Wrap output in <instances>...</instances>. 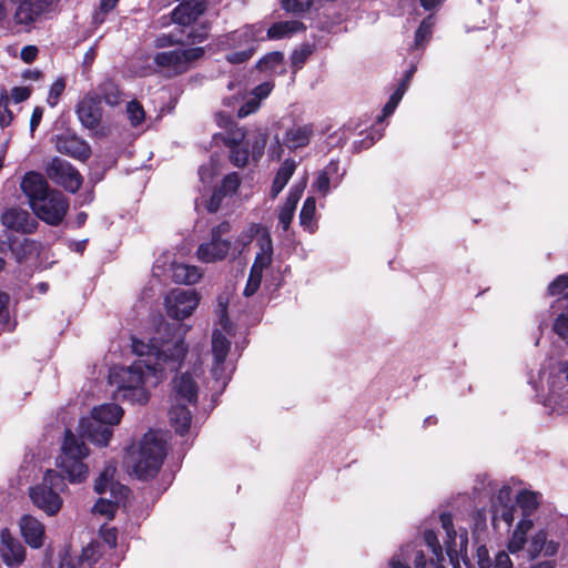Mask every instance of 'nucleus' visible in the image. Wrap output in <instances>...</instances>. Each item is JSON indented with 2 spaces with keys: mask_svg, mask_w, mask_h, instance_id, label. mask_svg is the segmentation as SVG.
Listing matches in <instances>:
<instances>
[{
  "mask_svg": "<svg viewBox=\"0 0 568 568\" xmlns=\"http://www.w3.org/2000/svg\"><path fill=\"white\" fill-rule=\"evenodd\" d=\"M89 455L85 444L67 429L61 453L57 459V466L61 474L49 469L42 481L29 488V497L33 505L48 516H54L62 507L63 500L59 493L67 487L64 477L72 484L85 480L89 468L83 459Z\"/></svg>",
  "mask_w": 568,
  "mask_h": 568,
  "instance_id": "obj_1",
  "label": "nucleus"
},
{
  "mask_svg": "<svg viewBox=\"0 0 568 568\" xmlns=\"http://www.w3.org/2000/svg\"><path fill=\"white\" fill-rule=\"evenodd\" d=\"M165 373L150 359H138L130 366L112 368L109 383L115 387L116 398L143 405L150 398L149 389L155 387Z\"/></svg>",
  "mask_w": 568,
  "mask_h": 568,
  "instance_id": "obj_2",
  "label": "nucleus"
},
{
  "mask_svg": "<svg viewBox=\"0 0 568 568\" xmlns=\"http://www.w3.org/2000/svg\"><path fill=\"white\" fill-rule=\"evenodd\" d=\"M166 455L165 443L155 432H148L126 450L125 464L139 479L153 478L160 470Z\"/></svg>",
  "mask_w": 568,
  "mask_h": 568,
  "instance_id": "obj_3",
  "label": "nucleus"
},
{
  "mask_svg": "<svg viewBox=\"0 0 568 568\" xmlns=\"http://www.w3.org/2000/svg\"><path fill=\"white\" fill-rule=\"evenodd\" d=\"M132 352L140 359H150L152 365L163 367V372L179 369L187 352V346L182 338L159 341L153 337L149 343L132 338Z\"/></svg>",
  "mask_w": 568,
  "mask_h": 568,
  "instance_id": "obj_4",
  "label": "nucleus"
},
{
  "mask_svg": "<svg viewBox=\"0 0 568 568\" xmlns=\"http://www.w3.org/2000/svg\"><path fill=\"white\" fill-rule=\"evenodd\" d=\"M226 145L230 148V161L235 166L243 168L250 158L257 161L262 156L266 135L260 131L246 135L242 130H237L226 140Z\"/></svg>",
  "mask_w": 568,
  "mask_h": 568,
  "instance_id": "obj_5",
  "label": "nucleus"
},
{
  "mask_svg": "<svg viewBox=\"0 0 568 568\" xmlns=\"http://www.w3.org/2000/svg\"><path fill=\"white\" fill-rule=\"evenodd\" d=\"M53 0H14L7 30L30 31L52 11Z\"/></svg>",
  "mask_w": 568,
  "mask_h": 568,
  "instance_id": "obj_6",
  "label": "nucleus"
},
{
  "mask_svg": "<svg viewBox=\"0 0 568 568\" xmlns=\"http://www.w3.org/2000/svg\"><path fill=\"white\" fill-rule=\"evenodd\" d=\"M115 465L108 463L94 484V490L98 494H104L108 488L110 489L113 499L100 498L92 509L93 513L106 516L108 518L114 516L116 505L125 499L130 493L126 486L113 481Z\"/></svg>",
  "mask_w": 568,
  "mask_h": 568,
  "instance_id": "obj_7",
  "label": "nucleus"
},
{
  "mask_svg": "<svg viewBox=\"0 0 568 568\" xmlns=\"http://www.w3.org/2000/svg\"><path fill=\"white\" fill-rule=\"evenodd\" d=\"M204 54L201 47L190 49H175L158 52L153 57L155 65L169 78L185 73L190 70L192 63Z\"/></svg>",
  "mask_w": 568,
  "mask_h": 568,
  "instance_id": "obj_8",
  "label": "nucleus"
},
{
  "mask_svg": "<svg viewBox=\"0 0 568 568\" xmlns=\"http://www.w3.org/2000/svg\"><path fill=\"white\" fill-rule=\"evenodd\" d=\"M231 225L224 221L212 227L210 240L199 245L196 257L203 263H215L223 261L229 255L232 241L227 237Z\"/></svg>",
  "mask_w": 568,
  "mask_h": 568,
  "instance_id": "obj_9",
  "label": "nucleus"
},
{
  "mask_svg": "<svg viewBox=\"0 0 568 568\" xmlns=\"http://www.w3.org/2000/svg\"><path fill=\"white\" fill-rule=\"evenodd\" d=\"M31 209L40 220L55 226L63 221L69 202L60 191L50 190L41 199H37Z\"/></svg>",
  "mask_w": 568,
  "mask_h": 568,
  "instance_id": "obj_10",
  "label": "nucleus"
},
{
  "mask_svg": "<svg viewBox=\"0 0 568 568\" xmlns=\"http://www.w3.org/2000/svg\"><path fill=\"white\" fill-rule=\"evenodd\" d=\"M230 347L231 342L226 336L221 331L215 329L212 334L213 365L211 373L221 389L226 386L234 369L233 364L226 362Z\"/></svg>",
  "mask_w": 568,
  "mask_h": 568,
  "instance_id": "obj_11",
  "label": "nucleus"
},
{
  "mask_svg": "<svg viewBox=\"0 0 568 568\" xmlns=\"http://www.w3.org/2000/svg\"><path fill=\"white\" fill-rule=\"evenodd\" d=\"M255 234L258 235L256 240L258 252L256 253L250 273L262 277L263 271L270 267L273 261V241L270 232L263 230L260 224H251L247 234L240 241L243 245H246Z\"/></svg>",
  "mask_w": 568,
  "mask_h": 568,
  "instance_id": "obj_12",
  "label": "nucleus"
},
{
  "mask_svg": "<svg viewBox=\"0 0 568 568\" xmlns=\"http://www.w3.org/2000/svg\"><path fill=\"white\" fill-rule=\"evenodd\" d=\"M200 297L194 290L174 288L164 300L168 315L174 320L189 317L197 307Z\"/></svg>",
  "mask_w": 568,
  "mask_h": 568,
  "instance_id": "obj_13",
  "label": "nucleus"
},
{
  "mask_svg": "<svg viewBox=\"0 0 568 568\" xmlns=\"http://www.w3.org/2000/svg\"><path fill=\"white\" fill-rule=\"evenodd\" d=\"M263 27L261 24H246L237 30L225 33L217 38V47L222 50L227 49H252L255 50V43L263 39Z\"/></svg>",
  "mask_w": 568,
  "mask_h": 568,
  "instance_id": "obj_14",
  "label": "nucleus"
},
{
  "mask_svg": "<svg viewBox=\"0 0 568 568\" xmlns=\"http://www.w3.org/2000/svg\"><path fill=\"white\" fill-rule=\"evenodd\" d=\"M45 173L51 181L71 193H75L82 184V176L79 171L68 161L60 158H53L49 162Z\"/></svg>",
  "mask_w": 568,
  "mask_h": 568,
  "instance_id": "obj_15",
  "label": "nucleus"
},
{
  "mask_svg": "<svg viewBox=\"0 0 568 568\" xmlns=\"http://www.w3.org/2000/svg\"><path fill=\"white\" fill-rule=\"evenodd\" d=\"M2 225L11 231L29 234L36 231L38 221L20 207H10L1 215Z\"/></svg>",
  "mask_w": 568,
  "mask_h": 568,
  "instance_id": "obj_16",
  "label": "nucleus"
},
{
  "mask_svg": "<svg viewBox=\"0 0 568 568\" xmlns=\"http://www.w3.org/2000/svg\"><path fill=\"white\" fill-rule=\"evenodd\" d=\"M81 435L95 445L106 446L113 435L111 426L101 422L93 414L80 422Z\"/></svg>",
  "mask_w": 568,
  "mask_h": 568,
  "instance_id": "obj_17",
  "label": "nucleus"
},
{
  "mask_svg": "<svg viewBox=\"0 0 568 568\" xmlns=\"http://www.w3.org/2000/svg\"><path fill=\"white\" fill-rule=\"evenodd\" d=\"M55 150L61 154L69 155L80 161L88 160L91 154L90 145L84 140L70 133H63L57 136Z\"/></svg>",
  "mask_w": 568,
  "mask_h": 568,
  "instance_id": "obj_18",
  "label": "nucleus"
},
{
  "mask_svg": "<svg viewBox=\"0 0 568 568\" xmlns=\"http://www.w3.org/2000/svg\"><path fill=\"white\" fill-rule=\"evenodd\" d=\"M197 384L193 376L185 372L173 381V404L195 405L197 400Z\"/></svg>",
  "mask_w": 568,
  "mask_h": 568,
  "instance_id": "obj_19",
  "label": "nucleus"
},
{
  "mask_svg": "<svg viewBox=\"0 0 568 568\" xmlns=\"http://www.w3.org/2000/svg\"><path fill=\"white\" fill-rule=\"evenodd\" d=\"M77 114L80 122L88 129H95L100 124L103 110L100 100L93 92L88 93L81 100L77 108Z\"/></svg>",
  "mask_w": 568,
  "mask_h": 568,
  "instance_id": "obj_20",
  "label": "nucleus"
},
{
  "mask_svg": "<svg viewBox=\"0 0 568 568\" xmlns=\"http://www.w3.org/2000/svg\"><path fill=\"white\" fill-rule=\"evenodd\" d=\"M206 8L207 0H187L172 11V20L180 26H190L205 12Z\"/></svg>",
  "mask_w": 568,
  "mask_h": 568,
  "instance_id": "obj_21",
  "label": "nucleus"
},
{
  "mask_svg": "<svg viewBox=\"0 0 568 568\" xmlns=\"http://www.w3.org/2000/svg\"><path fill=\"white\" fill-rule=\"evenodd\" d=\"M1 557L8 567H18L24 561L26 550L21 542L14 539L9 529L1 530Z\"/></svg>",
  "mask_w": 568,
  "mask_h": 568,
  "instance_id": "obj_22",
  "label": "nucleus"
},
{
  "mask_svg": "<svg viewBox=\"0 0 568 568\" xmlns=\"http://www.w3.org/2000/svg\"><path fill=\"white\" fill-rule=\"evenodd\" d=\"M389 568H426L424 551L417 545H406L390 559Z\"/></svg>",
  "mask_w": 568,
  "mask_h": 568,
  "instance_id": "obj_23",
  "label": "nucleus"
},
{
  "mask_svg": "<svg viewBox=\"0 0 568 568\" xmlns=\"http://www.w3.org/2000/svg\"><path fill=\"white\" fill-rule=\"evenodd\" d=\"M559 550V544L555 540L548 539L545 530H538L531 536L526 549L527 556L530 560L536 559L542 555L545 557H552Z\"/></svg>",
  "mask_w": 568,
  "mask_h": 568,
  "instance_id": "obj_24",
  "label": "nucleus"
},
{
  "mask_svg": "<svg viewBox=\"0 0 568 568\" xmlns=\"http://www.w3.org/2000/svg\"><path fill=\"white\" fill-rule=\"evenodd\" d=\"M19 527L26 542L32 548H40L44 539V526L36 517L23 515L20 518Z\"/></svg>",
  "mask_w": 568,
  "mask_h": 568,
  "instance_id": "obj_25",
  "label": "nucleus"
},
{
  "mask_svg": "<svg viewBox=\"0 0 568 568\" xmlns=\"http://www.w3.org/2000/svg\"><path fill=\"white\" fill-rule=\"evenodd\" d=\"M20 186L22 192L29 199L30 206L37 199H41L51 190L45 178L42 174L33 171L28 172L23 176Z\"/></svg>",
  "mask_w": 568,
  "mask_h": 568,
  "instance_id": "obj_26",
  "label": "nucleus"
},
{
  "mask_svg": "<svg viewBox=\"0 0 568 568\" xmlns=\"http://www.w3.org/2000/svg\"><path fill=\"white\" fill-rule=\"evenodd\" d=\"M305 184L293 185L284 204L278 210V225L287 232L294 217L296 205L303 194Z\"/></svg>",
  "mask_w": 568,
  "mask_h": 568,
  "instance_id": "obj_27",
  "label": "nucleus"
},
{
  "mask_svg": "<svg viewBox=\"0 0 568 568\" xmlns=\"http://www.w3.org/2000/svg\"><path fill=\"white\" fill-rule=\"evenodd\" d=\"M314 134L313 124L293 125L284 135L283 144L290 150L305 148Z\"/></svg>",
  "mask_w": 568,
  "mask_h": 568,
  "instance_id": "obj_28",
  "label": "nucleus"
},
{
  "mask_svg": "<svg viewBox=\"0 0 568 568\" xmlns=\"http://www.w3.org/2000/svg\"><path fill=\"white\" fill-rule=\"evenodd\" d=\"M94 95L109 106H118L124 101V93L120 87L111 79L102 81L93 92Z\"/></svg>",
  "mask_w": 568,
  "mask_h": 568,
  "instance_id": "obj_29",
  "label": "nucleus"
},
{
  "mask_svg": "<svg viewBox=\"0 0 568 568\" xmlns=\"http://www.w3.org/2000/svg\"><path fill=\"white\" fill-rule=\"evenodd\" d=\"M297 168V162L294 159H286L278 168L275 178L273 180L270 195L272 199L278 196L283 189L288 183L290 179L294 174Z\"/></svg>",
  "mask_w": 568,
  "mask_h": 568,
  "instance_id": "obj_30",
  "label": "nucleus"
},
{
  "mask_svg": "<svg viewBox=\"0 0 568 568\" xmlns=\"http://www.w3.org/2000/svg\"><path fill=\"white\" fill-rule=\"evenodd\" d=\"M202 271L195 266L185 263L172 264V277L176 283L192 285L202 277Z\"/></svg>",
  "mask_w": 568,
  "mask_h": 568,
  "instance_id": "obj_31",
  "label": "nucleus"
},
{
  "mask_svg": "<svg viewBox=\"0 0 568 568\" xmlns=\"http://www.w3.org/2000/svg\"><path fill=\"white\" fill-rule=\"evenodd\" d=\"M532 528V520L530 518H523L516 526L510 539L507 544V549L511 554H516L525 548L528 542L527 532Z\"/></svg>",
  "mask_w": 568,
  "mask_h": 568,
  "instance_id": "obj_32",
  "label": "nucleus"
},
{
  "mask_svg": "<svg viewBox=\"0 0 568 568\" xmlns=\"http://www.w3.org/2000/svg\"><path fill=\"white\" fill-rule=\"evenodd\" d=\"M91 414L101 422L111 426V429L113 430V427L120 423L123 416V409L114 403H109L94 407Z\"/></svg>",
  "mask_w": 568,
  "mask_h": 568,
  "instance_id": "obj_33",
  "label": "nucleus"
},
{
  "mask_svg": "<svg viewBox=\"0 0 568 568\" xmlns=\"http://www.w3.org/2000/svg\"><path fill=\"white\" fill-rule=\"evenodd\" d=\"M170 419L175 428V432L184 435L190 427L192 415L184 404H173L170 412Z\"/></svg>",
  "mask_w": 568,
  "mask_h": 568,
  "instance_id": "obj_34",
  "label": "nucleus"
},
{
  "mask_svg": "<svg viewBox=\"0 0 568 568\" xmlns=\"http://www.w3.org/2000/svg\"><path fill=\"white\" fill-rule=\"evenodd\" d=\"M305 26L301 21H281L272 24L267 30V38L272 40L283 39L292 34L303 31Z\"/></svg>",
  "mask_w": 568,
  "mask_h": 568,
  "instance_id": "obj_35",
  "label": "nucleus"
},
{
  "mask_svg": "<svg viewBox=\"0 0 568 568\" xmlns=\"http://www.w3.org/2000/svg\"><path fill=\"white\" fill-rule=\"evenodd\" d=\"M517 504L523 510L524 518H529L539 505V494L523 490L517 496Z\"/></svg>",
  "mask_w": 568,
  "mask_h": 568,
  "instance_id": "obj_36",
  "label": "nucleus"
},
{
  "mask_svg": "<svg viewBox=\"0 0 568 568\" xmlns=\"http://www.w3.org/2000/svg\"><path fill=\"white\" fill-rule=\"evenodd\" d=\"M515 506L510 505H495L493 506V525L496 526L499 521H504L507 527H510L514 521Z\"/></svg>",
  "mask_w": 568,
  "mask_h": 568,
  "instance_id": "obj_37",
  "label": "nucleus"
},
{
  "mask_svg": "<svg viewBox=\"0 0 568 568\" xmlns=\"http://www.w3.org/2000/svg\"><path fill=\"white\" fill-rule=\"evenodd\" d=\"M440 523L443 529L446 532V539L444 542L446 545L447 552L450 555L452 551H456V549H454L456 542V531L454 530L452 516L448 514H442Z\"/></svg>",
  "mask_w": 568,
  "mask_h": 568,
  "instance_id": "obj_38",
  "label": "nucleus"
},
{
  "mask_svg": "<svg viewBox=\"0 0 568 568\" xmlns=\"http://www.w3.org/2000/svg\"><path fill=\"white\" fill-rule=\"evenodd\" d=\"M434 22L433 17L429 16L425 18L422 23L419 24L418 29L415 32V48L418 49L419 47L424 45L426 41L430 38L432 29H433Z\"/></svg>",
  "mask_w": 568,
  "mask_h": 568,
  "instance_id": "obj_39",
  "label": "nucleus"
},
{
  "mask_svg": "<svg viewBox=\"0 0 568 568\" xmlns=\"http://www.w3.org/2000/svg\"><path fill=\"white\" fill-rule=\"evenodd\" d=\"M316 211V201L313 196L307 197L300 212V223L305 227H310Z\"/></svg>",
  "mask_w": 568,
  "mask_h": 568,
  "instance_id": "obj_40",
  "label": "nucleus"
},
{
  "mask_svg": "<svg viewBox=\"0 0 568 568\" xmlns=\"http://www.w3.org/2000/svg\"><path fill=\"white\" fill-rule=\"evenodd\" d=\"M126 114L130 123L133 126H138L145 119V112L143 106L136 100H132L126 104Z\"/></svg>",
  "mask_w": 568,
  "mask_h": 568,
  "instance_id": "obj_41",
  "label": "nucleus"
},
{
  "mask_svg": "<svg viewBox=\"0 0 568 568\" xmlns=\"http://www.w3.org/2000/svg\"><path fill=\"white\" fill-rule=\"evenodd\" d=\"M282 8L290 13L301 16L310 10L313 0H280Z\"/></svg>",
  "mask_w": 568,
  "mask_h": 568,
  "instance_id": "obj_42",
  "label": "nucleus"
},
{
  "mask_svg": "<svg viewBox=\"0 0 568 568\" xmlns=\"http://www.w3.org/2000/svg\"><path fill=\"white\" fill-rule=\"evenodd\" d=\"M13 119L12 112L9 109V95L6 88L0 91V126H8Z\"/></svg>",
  "mask_w": 568,
  "mask_h": 568,
  "instance_id": "obj_43",
  "label": "nucleus"
},
{
  "mask_svg": "<svg viewBox=\"0 0 568 568\" xmlns=\"http://www.w3.org/2000/svg\"><path fill=\"white\" fill-rule=\"evenodd\" d=\"M548 294L551 296L561 295L568 298V275H559L548 285Z\"/></svg>",
  "mask_w": 568,
  "mask_h": 568,
  "instance_id": "obj_44",
  "label": "nucleus"
},
{
  "mask_svg": "<svg viewBox=\"0 0 568 568\" xmlns=\"http://www.w3.org/2000/svg\"><path fill=\"white\" fill-rule=\"evenodd\" d=\"M312 52L313 50L308 44L302 45L301 48L294 50L291 55L293 68L295 70H300L304 65L308 57L312 54Z\"/></svg>",
  "mask_w": 568,
  "mask_h": 568,
  "instance_id": "obj_45",
  "label": "nucleus"
},
{
  "mask_svg": "<svg viewBox=\"0 0 568 568\" xmlns=\"http://www.w3.org/2000/svg\"><path fill=\"white\" fill-rule=\"evenodd\" d=\"M65 89V81L62 78L55 80L49 90L47 102L50 106H55L59 102L61 94Z\"/></svg>",
  "mask_w": 568,
  "mask_h": 568,
  "instance_id": "obj_46",
  "label": "nucleus"
},
{
  "mask_svg": "<svg viewBox=\"0 0 568 568\" xmlns=\"http://www.w3.org/2000/svg\"><path fill=\"white\" fill-rule=\"evenodd\" d=\"M552 328L557 335L568 342V307L556 317Z\"/></svg>",
  "mask_w": 568,
  "mask_h": 568,
  "instance_id": "obj_47",
  "label": "nucleus"
},
{
  "mask_svg": "<svg viewBox=\"0 0 568 568\" xmlns=\"http://www.w3.org/2000/svg\"><path fill=\"white\" fill-rule=\"evenodd\" d=\"M240 186V178L236 173L227 174L223 181L220 187H217L220 191H222L223 194L232 195L234 194Z\"/></svg>",
  "mask_w": 568,
  "mask_h": 568,
  "instance_id": "obj_48",
  "label": "nucleus"
},
{
  "mask_svg": "<svg viewBox=\"0 0 568 568\" xmlns=\"http://www.w3.org/2000/svg\"><path fill=\"white\" fill-rule=\"evenodd\" d=\"M118 2L119 0H101L99 10L93 14V23L97 26L102 24L105 14L112 11Z\"/></svg>",
  "mask_w": 568,
  "mask_h": 568,
  "instance_id": "obj_49",
  "label": "nucleus"
},
{
  "mask_svg": "<svg viewBox=\"0 0 568 568\" xmlns=\"http://www.w3.org/2000/svg\"><path fill=\"white\" fill-rule=\"evenodd\" d=\"M283 53L275 51L266 54L264 58H262L258 62V67L261 70H271L275 68L276 65L281 64L283 61Z\"/></svg>",
  "mask_w": 568,
  "mask_h": 568,
  "instance_id": "obj_50",
  "label": "nucleus"
},
{
  "mask_svg": "<svg viewBox=\"0 0 568 568\" xmlns=\"http://www.w3.org/2000/svg\"><path fill=\"white\" fill-rule=\"evenodd\" d=\"M424 539L436 559L439 560L443 557V550L436 534L433 530H426L424 534Z\"/></svg>",
  "mask_w": 568,
  "mask_h": 568,
  "instance_id": "obj_51",
  "label": "nucleus"
},
{
  "mask_svg": "<svg viewBox=\"0 0 568 568\" xmlns=\"http://www.w3.org/2000/svg\"><path fill=\"white\" fill-rule=\"evenodd\" d=\"M14 0H0V29L7 30Z\"/></svg>",
  "mask_w": 568,
  "mask_h": 568,
  "instance_id": "obj_52",
  "label": "nucleus"
},
{
  "mask_svg": "<svg viewBox=\"0 0 568 568\" xmlns=\"http://www.w3.org/2000/svg\"><path fill=\"white\" fill-rule=\"evenodd\" d=\"M206 38H207V29H206V27L202 26V27H200L197 29H192L187 33L186 40H183L182 43H187V44L201 43Z\"/></svg>",
  "mask_w": 568,
  "mask_h": 568,
  "instance_id": "obj_53",
  "label": "nucleus"
},
{
  "mask_svg": "<svg viewBox=\"0 0 568 568\" xmlns=\"http://www.w3.org/2000/svg\"><path fill=\"white\" fill-rule=\"evenodd\" d=\"M226 195L222 193L219 189H215L206 202V210L211 213H215L220 210L223 199Z\"/></svg>",
  "mask_w": 568,
  "mask_h": 568,
  "instance_id": "obj_54",
  "label": "nucleus"
},
{
  "mask_svg": "<svg viewBox=\"0 0 568 568\" xmlns=\"http://www.w3.org/2000/svg\"><path fill=\"white\" fill-rule=\"evenodd\" d=\"M260 108V101L257 98L251 97L237 111L239 118H245L254 113Z\"/></svg>",
  "mask_w": 568,
  "mask_h": 568,
  "instance_id": "obj_55",
  "label": "nucleus"
},
{
  "mask_svg": "<svg viewBox=\"0 0 568 568\" xmlns=\"http://www.w3.org/2000/svg\"><path fill=\"white\" fill-rule=\"evenodd\" d=\"M252 49H240L239 51L227 54L226 60L230 63L239 64L247 61L252 57Z\"/></svg>",
  "mask_w": 568,
  "mask_h": 568,
  "instance_id": "obj_56",
  "label": "nucleus"
},
{
  "mask_svg": "<svg viewBox=\"0 0 568 568\" xmlns=\"http://www.w3.org/2000/svg\"><path fill=\"white\" fill-rule=\"evenodd\" d=\"M183 40L175 38L173 34H160L154 40V45L159 49L171 47L173 44L182 43Z\"/></svg>",
  "mask_w": 568,
  "mask_h": 568,
  "instance_id": "obj_57",
  "label": "nucleus"
},
{
  "mask_svg": "<svg viewBox=\"0 0 568 568\" xmlns=\"http://www.w3.org/2000/svg\"><path fill=\"white\" fill-rule=\"evenodd\" d=\"M314 187L324 195H326L329 192V175L327 174V172L322 171L318 174L314 183Z\"/></svg>",
  "mask_w": 568,
  "mask_h": 568,
  "instance_id": "obj_58",
  "label": "nucleus"
},
{
  "mask_svg": "<svg viewBox=\"0 0 568 568\" xmlns=\"http://www.w3.org/2000/svg\"><path fill=\"white\" fill-rule=\"evenodd\" d=\"M511 504V489L508 486H503L495 500L493 501V506L495 505H510Z\"/></svg>",
  "mask_w": 568,
  "mask_h": 568,
  "instance_id": "obj_59",
  "label": "nucleus"
},
{
  "mask_svg": "<svg viewBox=\"0 0 568 568\" xmlns=\"http://www.w3.org/2000/svg\"><path fill=\"white\" fill-rule=\"evenodd\" d=\"M261 282H262L261 276L250 273L246 286L244 288V295L245 296L253 295L258 290Z\"/></svg>",
  "mask_w": 568,
  "mask_h": 568,
  "instance_id": "obj_60",
  "label": "nucleus"
},
{
  "mask_svg": "<svg viewBox=\"0 0 568 568\" xmlns=\"http://www.w3.org/2000/svg\"><path fill=\"white\" fill-rule=\"evenodd\" d=\"M30 94L31 90L28 87H14L11 90V98L16 103L28 100Z\"/></svg>",
  "mask_w": 568,
  "mask_h": 568,
  "instance_id": "obj_61",
  "label": "nucleus"
},
{
  "mask_svg": "<svg viewBox=\"0 0 568 568\" xmlns=\"http://www.w3.org/2000/svg\"><path fill=\"white\" fill-rule=\"evenodd\" d=\"M513 562L506 551H499L495 557L494 568H511Z\"/></svg>",
  "mask_w": 568,
  "mask_h": 568,
  "instance_id": "obj_62",
  "label": "nucleus"
},
{
  "mask_svg": "<svg viewBox=\"0 0 568 568\" xmlns=\"http://www.w3.org/2000/svg\"><path fill=\"white\" fill-rule=\"evenodd\" d=\"M38 52L39 50L36 45H26L22 48L20 57L24 62L30 63L37 58Z\"/></svg>",
  "mask_w": 568,
  "mask_h": 568,
  "instance_id": "obj_63",
  "label": "nucleus"
},
{
  "mask_svg": "<svg viewBox=\"0 0 568 568\" xmlns=\"http://www.w3.org/2000/svg\"><path fill=\"white\" fill-rule=\"evenodd\" d=\"M273 85L270 82H264L253 90V97L257 98L261 102L262 99L266 98L271 93Z\"/></svg>",
  "mask_w": 568,
  "mask_h": 568,
  "instance_id": "obj_64",
  "label": "nucleus"
}]
</instances>
